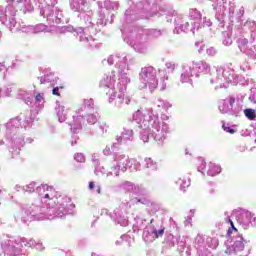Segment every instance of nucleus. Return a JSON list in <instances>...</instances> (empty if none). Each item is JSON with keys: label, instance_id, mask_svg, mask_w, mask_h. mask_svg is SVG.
I'll list each match as a JSON object with an SVG mask.
<instances>
[{"label": "nucleus", "instance_id": "nucleus-14", "mask_svg": "<svg viewBox=\"0 0 256 256\" xmlns=\"http://www.w3.org/2000/svg\"><path fill=\"white\" fill-rule=\"evenodd\" d=\"M28 189H30V193H33L35 191V188L33 186H28Z\"/></svg>", "mask_w": 256, "mask_h": 256}, {"label": "nucleus", "instance_id": "nucleus-5", "mask_svg": "<svg viewBox=\"0 0 256 256\" xmlns=\"http://www.w3.org/2000/svg\"><path fill=\"white\" fill-rule=\"evenodd\" d=\"M196 166L198 167V171H205V167H207V164L205 163V160L203 158H199L196 161Z\"/></svg>", "mask_w": 256, "mask_h": 256}, {"label": "nucleus", "instance_id": "nucleus-19", "mask_svg": "<svg viewBox=\"0 0 256 256\" xmlns=\"http://www.w3.org/2000/svg\"><path fill=\"white\" fill-rule=\"evenodd\" d=\"M1 193H2V190L0 189V195H1Z\"/></svg>", "mask_w": 256, "mask_h": 256}, {"label": "nucleus", "instance_id": "nucleus-3", "mask_svg": "<svg viewBox=\"0 0 256 256\" xmlns=\"http://www.w3.org/2000/svg\"><path fill=\"white\" fill-rule=\"evenodd\" d=\"M244 115L250 121H255V119H256V114H255V110L254 109H251V108L245 109L244 110Z\"/></svg>", "mask_w": 256, "mask_h": 256}, {"label": "nucleus", "instance_id": "nucleus-7", "mask_svg": "<svg viewBox=\"0 0 256 256\" xmlns=\"http://www.w3.org/2000/svg\"><path fill=\"white\" fill-rule=\"evenodd\" d=\"M222 128L224 129V131H226V133H230L231 135H233L235 133L234 129H231V128L225 126V124L222 125Z\"/></svg>", "mask_w": 256, "mask_h": 256}, {"label": "nucleus", "instance_id": "nucleus-11", "mask_svg": "<svg viewBox=\"0 0 256 256\" xmlns=\"http://www.w3.org/2000/svg\"><path fill=\"white\" fill-rule=\"evenodd\" d=\"M168 68L175 69V64L168 63L166 64Z\"/></svg>", "mask_w": 256, "mask_h": 256}, {"label": "nucleus", "instance_id": "nucleus-9", "mask_svg": "<svg viewBox=\"0 0 256 256\" xmlns=\"http://www.w3.org/2000/svg\"><path fill=\"white\" fill-rule=\"evenodd\" d=\"M52 94L56 95V97H61V94L59 93V87L53 88Z\"/></svg>", "mask_w": 256, "mask_h": 256}, {"label": "nucleus", "instance_id": "nucleus-10", "mask_svg": "<svg viewBox=\"0 0 256 256\" xmlns=\"http://www.w3.org/2000/svg\"><path fill=\"white\" fill-rule=\"evenodd\" d=\"M229 103H230L231 107H233V105H235V98L231 97L229 99Z\"/></svg>", "mask_w": 256, "mask_h": 256}, {"label": "nucleus", "instance_id": "nucleus-16", "mask_svg": "<svg viewBox=\"0 0 256 256\" xmlns=\"http://www.w3.org/2000/svg\"><path fill=\"white\" fill-rule=\"evenodd\" d=\"M121 165H125V162H119L118 167H121Z\"/></svg>", "mask_w": 256, "mask_h": 256}, {"label": "nucleus", "instance_id": "nucleus-8", "mask_svg": "<svg viewBox=\"0 0 256 256\" xmlns=\"http://www.w3.org/2000/svg\"><path fill=\"white\" fill-rule=\"evenodd\" d=\"M44 97H45L44 93H39L36 95L35 99L38 103H40V101H43Z\"/></svg>", "mask_w": 256, "mask_h": 256}, {"label": "nucleus", "instance_id": "nucleus-12", "mask_svg": "<svg viewBox=\"0 0 256 256\" xmlns=\"http://www.w3.org/2000/svg\"><path fill=\"white\" fill-rule=\"evenodd\" d=\"M94 188H95V183L89 182V189H94Z\"/></svg>", "mask_w": 256, "mask_h": 256}, {"label": "nucleus", "instance_id": "nucleus-18", "mask_svg": "<svg viewBox=\"0 0 256 256\" xmlns=\"http://www.w3.org/2000/svg\"><path fill=\"white\" fill-rule=\"evenodd\" d=\"M228 233H229V234H231V233H232V230H231V229H229V230H228Z\"/></svg>", "mask_w": 256, "mask_h": 256}, {"label": "nucleus", "instance_id": "nucleus-15", "mask_svg": "<svg viewBox=\"0 0 256 256\" xmlns=\"http://www.w3.org/2000/svg\"><path fill=\"white\" fill-rule=\"evenodd\" d=\"M45 199H52L51 196H49V194H45Z\"/></svg>", "mask_w": 256, "mask_h": 256}, {"label": "nucleus", "instance_id": "nucleus-6", "mask_svg": "<svg viewBox=\"0 0 256 256\" xmlns=\"http://www.w3.org/2000/svg\"><path fill=\"white\" fill-rule=\"evenodd\" d=\"M234 249L235 251H243V249H245V243H243V239L234 243Z\"/></svg>", "mask_w": 256, "mask_h": 256}, {"label": "nucleus", "instance_id": "nucleus-2", "mask_svg": "<svg viewBox=\"0 0 256 256\" xmlns=\"http://www.w3.org/2000/svg\"><path fill=\"white\" fill-rule=\"evenodd\" d=\"M165 233V228H161L160 230H153L154 237L152 239H149L146 236V241H155V239H159V237H163Z\"/></svg>", "mask_w": 256, "mask_h": 256}, {"label": "nucleus", "instance_id": "nucleus-13", "mask_svg": "<svg viewBox=\"0 0 256 256\" xmlns=\"http://www.w3.org/2000/svg\"><path fill=\"white\" fill-rule=\"evenodd\" d=\"M230 224L233 231H237V228H235V224H233V221L230 220Z\"/></svg>", "mask_w": 256, "mask_h": 256}, {"label": "nucleus", "instance_id": "nucleus-4", "mask_svg": "<svg viewBox=\"0 0 256 256\" xmlns=\"http://www.w3.org/2000/svg\"><path fill=\"white\" fill-rule=\"evenodd\" d=\"M144 73H145L146 77H151L154 80L157 79V76L155 74V68H153L152 66H149L148 68H146Z\"/></svg>", "mask_w": 256, "mask_h": 256}, {"label": "nucleus", "instance_id": "nucleus-1", "mask_svg": "<svg viewBox=\"0 0 256 256\" xmlns=\"http://www.w3.org/2000/svg\"><path fill=\"white\" fill-rule=\"evenodd\" d=\"M219 173H221V166L210 163L207 174L210 175V177H215V175H219Z\"/></svg>", "mask_w": 256, "mask_h": 256}, {"label": "nucleus", "instance_id": "nucleus-17", "mask_svg": "<svg viewBox=\"0 0 256 256\" xmlns=\"http://www.w3.org/2000/svg\"><path fill=\"white\" fill-rule=\"evenodd\" d=\"M243 44H244V45H247V39H244V40H243Z\"/></svg>", "mask_w": 256, "mask_h": 256}]
</instances>
